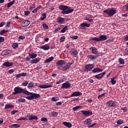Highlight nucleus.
I'll return each mask as SVG.
<instances>
[{
	"label": "nucleus",
	"mask_w": 128,
	"mask_h": 128,
	"mask_svg": "<svg viewBox=\"0 0 128 128\" xmlns=\"http://www.w3.org/2000/svg\"><path fill=\"white\" fill-rule=\"evenodd\" d=\"M118 102H116V101L111 100L107 102L106 106H110V108H114V106H116Z\"/></svg>",
	"instance_id": "nucleus-6"
},
{
	"label": "nucleus",
	"mask_w": 128,
	"mask_h": 128,
	"mask_svg": "<svg viewBox=\"0 0 128 128\" xmlns=\"http://www.w3.org/2000/svg\"><path fill=\"white\" fill-rule=\"evenodd\" d=\"M14 108V106L10 104H6L5 105V110H8L10 108Z\"/></svg>",
	"instance_id": "nucleus-24"
},
{
	"label": "nucleus",
	"mask_w": 128,
	"mask_h": 128,
	"mask_svg": "<svg viewBox=\"0 0 128 128\" xmlns=\"http://www.w3.org/2000/svg\"><path fill=\"white\" fill-rule=\"evenodd\" d=\"M82 114L86 116H92V112L90 110H82Z\"/></svg>",
	"instance_id": "nucleus-8"
},
{
	"label": "nucleus",
	"mask_w": 128,
	"mask_h": 128,
	"mask_svg": "<svg viewBox=\"0 0 128 128\" xmlns=\"http://www.w3.org/2000/svg\"><path fill=\"white\" fill-rule=\"evenodd\" d=\"M118 62L120 64H124V60L122 58H118Z\"/></svg>",
	"instance_id": "nucleus-37"
},
{
	"label": "nucleus",
	"mask_w": 128,
	"mask_h": 128,
	"mask_svg": "<svg viewBox=\"0 0 128 128\" xmlns=\"http://www.w3.org/2000/svg\"><path fill=\"white\" fill-rule=\"evenodd\" d=\"M42 26L44 29L48 30V24H46L44 23L42 24Z\"/></svg>",
	"instance_id": "nucleus-41"
},
{
	"label": "nucleus",
	"mask_w": 128,
	"mask_h": 128,
	"mask_svg": "<svg viewBox=\"0 0 128 128\" xmlns=\"http://www.w3.org/2000/svg\"><path fill=\"white\" fill-rule=\"evenodd\" d=\"M72 64V63L68 62L66 64V66L64 67V68H62V72H66L70 68V66Z\"/></svg>",
	"instance_id": "nucleus-14"
},
{
	"label": "nucleus",
	"mask_w": 128,
	"mask_h": 128,
	"mask_svg": "<svg viewBox=\"0 0 128 128\" xmlns=\"http://www.w3.org/2000/svg\"><path fill=\"white\" fill-rule=\"evenodd\" d=\"M4 42V38L0 37V44Z\"/></svg>",
	"instance_id": "nucleus-57"
},
{
	"label": "nucleus",
	"mask_w": 128,
	"mask_h": 128,
	"mask_svg": "<svg viewBox=\"0 0 128 128\" xmlns=\"http://www.w3.org/2000/svg\"><path fill=\"white\" fill-rule=\"evenodd\" d=\"M18 102H26V99L23 98H20L18 99Z\"/></svg>",
	"instance_id": "nucleus-42"
},
{
	"label": "nucleus",
	"mask_w": 128,
	"mask_h": 128,
	"mask_svg": "<svg viewBox=\"0 0 128 128\" xmlns=\"http://www.w3.org/2000/svg\"><path fill=\"white\" fill-rule=\"evenodd\" d=\"M102 70H103L102 69L96 68H94L93 70H92V72H94V74H96V72H102Z\"/></svg>",
	"instance_id": "nucleus-23"
},
{
	"label": "nucleus",
	"mask_w": 128,
	"mask_h": 128,
	"mask_svg": "<svg viewBox=\"0 0 128 128\" xmlns=\"http://www.w3.org/2000/svg\"><path fill=\"white\" fill-rule=\"evenodd\" d=\"M70 38H72V40H78V36H70Z\"/></svg>",
	"instance_id": "nucleus-48"
},
{
	"label": "nucleus",
	"mask_w": 128,
	"mask_h": 128,
	"mask_svg": "<svg viewBox=\"0 0 128 128\" xmlns=\"http://www.w3.org/2000/svg\"><path fill=\"white\" fill-rule=\"evenodd\" d=\"M70 86H72V84H70V83L66 82L62 84L61 88H70Z\"/></svg>",
	"instance_id": "nucleus-10"
},
{
	"label": "nucleus",
	"mask_w": 128,
	"mask_h": 128,
	"mask_svg": "<svg viewBox=\"0 0 128 128\" xmlns=\"http://www.w3.org/2000/svg\"><path fill=\"white\" fill-rule=\"evenodd\" d=\"M60 98L58 96H54L52 98V102H58Z\"/></svg>",
	"instance_id": "nucleus-39"
},
{
	"label": "nucleus",
	"mask_w": 128,
	"mask_h": 128,
	"mask_svg": "<svg viewBox=\"0 0 128 128\" xmlns=\"http://www.w3.org/2000/svg\"><path fill=\"white\" fill-rule=\"evenodd\" d=\"M16 2V0H13L12 1L8 3L7 4V8H10V6H12V4H14V2Z\"/></svg>",
	"instance_id": "nucleus-29"
},
{
	"label": "nucleus",
	"mask_w": 128,
	"mask_h": 128,
	"mask_svg": "<svg viewBox=\"0 0 128 128\" xmlns=\"http://www.w3.org/2000/svg\"><path fill=\"white\" fill-rule=\"evenodd\" d=\"M42 16H43V17L40 18V20H46V14L43 13L42 14Z\"/></svg>",
	"instance_id": "nucleus-36"
},
{
	"label": "nucleus",
	"mask_w": 128,
	"mask_h": 128,
	"mask_svg": "<svg viewBox=\"0 0 128 128\" xmlns=\"http://www.w3.org/2000/svg\"><path fill=\"white\" fill-rule=\"evenodd\" d=\"M38 118L36 115L33 114L30 116L28 120H38Z\"/></svg>",
	"instance_id": "nucleus-25"
},
{
	"label": "nucleus",
	"mask_w": 128,
	"mask_h": 128,
	"mask_svg": "<svg viewBox=\"0 0 128 128\" xmlns=\"http://www.w3.org/2000/svg\"><path fill=\"white\" fill-rule=\"evenodd\" d=\"M56 20H57V22H58V24H62L66 22H64V18H62L60 16L58 17Z\"/></svg>",
	"instance_id": "nucleus-13"
},
{
	"label": "nucleus",
	"mask_w": 128,
	"mask_h": 128,
	"mask_svg": "<svg viewBox=\"0 0 128 128\" xmlns=\"http://www.w3.org/2000/svg\"><path fill=\"white\" fill-rule=\"evenodd\" d=\"M18 120H28V118H26V117H25V118H21Z\"/></svg>",
	"instance_id": "nucleus-51"
},
{
	"label": "nucleus",
	"mask_w": 128,
	"mask_h": 128,
	"mask_svg": "<svg viewBox=\"0 0 128 128\" xmlns=\"http://www.w3.org/2000/svg\"><path fill=\"white\" fill-rule=\"evenodd\" d=\"M28 82H24L22 84V86H28Z\"/></svg>",
	"instance_id": "nucleus-52"
},
{
	"label": "nucleus",
	"mask_w": 128,
	"mask_h": 128,
	"mask_svg": "<svg viewBox=\"0 0 128 128\" xmlns=\"http://www.w3.org/2000/svg\"><path fill=\"white\" fill-rule=\"evenodd\" d=\"M34 8H36V4H31V6H30L29 10H32Z\"/></svg>",
	"instance_id": "nucleus-35"
},
{
	"label": "nucleus",
	"mask_w": 128,
	"mask_h": 128,
	"mask_svg": "<svg viewBox=\"0 0 128 128\" xmlns=\"http://www.w3.org/2000/svg\"><path fill=\"white\" fill-rule=\"evenodd\" d=\"M30 14V11H26V10L24 11V14L26 16H28Z\"/></svg>",
	"instance_id": "nucleus-47"
},
{
	"label": "nucleus",
	"mask_w": 128,
	"mask_h": 128,
	"mask_svg": "<svg viewBox=\"0 0 128 128\" xmlns=\"http://www.w3.org/2000/svg\"><path fill=\"white\" fill-rule=\"evenodd\" d=\"M34 87V83H32V82H30V83H28V88H33Z\"/></svg>",
	"instance_id": "nucleus-46"
},
{
	"label": "nucleus",
	"mask_w": 128,
	"mask_h": 128,
	"mask_svg": "<svg viewBox=\"0 0 128 128\" xmlns=\"http://www.w3.org/2000/svg\"><path fill=\"white\" fill-rule=\"evenodd\" d=\"M12 54V50H5L2 51L1 54L2 56H6V54Z\"/></svg>",
	"instance_id": "nucleus-16"
},
{
	"label": "nucleus",
	"mask_w": 128,
	"mask_h": 128,
	"mask_svg": "<svg viewBox=\"0 0 128 128\" xmlns=\"http://www.w3.org/2000/svg\"><path fill=\"white\" fill-rule=\"evenodd\" d=\"M92 120H91L90 118H88L86 120V124L90 128L92 126Z\"/></svg>",
	"instance_id": "nucleus-27"
},
{
	"label": "nucleus",
	"mask_w": 128,
	"mask_h": 128,
	"mask_svg": "<svg viewBox=\"0 0 128 128\" xmlns=\"http://www.w3.org/2000/svg\"><path fill=\"white\" fill-rule=\"evenodd\" d=\"M19 40H24L26 38V36H20L18 37Z\"/></svg>",
	"instance_id": "nucleus-64"
},
{
	"label": "nucleus",
	"mask_w": 128,
	"mask_h": 128,
	"mask_svg": "<svg viewBox=\"0 0 128 128\" xmlns=\"http://www.w3.org/2000/svg\"><path fill=\"white\" fill-rule=\"evenodd\" d=\"M66 62L64 60H58L56 63V66L58 68V70H62V67H58L60 66H62L63 64H66Z\"/></svg>",
	"instance_id": "nucleus-7"
},
{
	"label": "nucleus",
	"mask_w": 128,
	"mask_h": 128,
	"mask_svg": "<svg viewBox=\"0 0 128 128\" xmlns=\"http://www.w3.org/2000/svg\"><path fill=\"white\" fill-rule=\"evenodd\" d=\"M90 50H92V52L94 54H98V48H96V47L92 46L90 48Z\"/></svg>",
	"instance_id": "nucleus-19"
},
{
	"label": "nucleus",
	"mask_w": 128,
	"mask_h": 128,
	"mask_svg": "<svg viewBox=\"0 0 128 128\" xmlns=\"http://www.w3.org/2000/svg\"><path fill=\"white\" fill-rule=\"evenodd\" d=\"M72 54H73V56H76L78 54V51L76 50H74L72 51Z\"/></svg>",
	"instance_id": "nucleus-53"
},
{
	"label": "nucleus",
	"mask_w": 128,
	"mask_h": 128,
	"mask_svg": "<svg viewBox=\"0 0 128 128\" xmlns=\"http://www.w3.org/2000/svg\"><path fill=\"white\" fill-rule=\"evenodd\" d=\"M20 125L18 124H12V125H11V128H20Z\"/></svg>",
	"instance_id": "nucleus-40"
},
{
	"label": "nucleus",
	"mask_w": 128,
	"mask_h": 128,
	"mask_svg": "<svg viewBox=\"0 0 128 128\" xmlns=\"http://www.w3.org/2000/svg\"><path fill=\"white\" fill-rule=\"evenodd\" d=\"M10 22H7L6 24V27L10 28Z\"/></svg>",
	"instance_id": "nucleus-58"
},
{
	"label": "nucleus",
	"mask_w": 128,
	"mask_h": 128,
	"mask_svg": "<svg viewBox=\"0 0 128 128\" xmlns=\"http://www.w3.org/2000/svg\"><path fill=\"white\" fill-rule=\"evenodd\" d=\"M82 94L80 92H74L70 96V98L74 97V96H82Z\"/></svg>",
	"instance_id": "nucleus-15"
},
{
	"label": "nucleus",
	"mask_w": 128,
	"mask_h": 128,
	"mask_svg": "<svg viewBox=\"0 0 128 128\" xmlns=\"http://www.w3.org/2000/svg\"><path fill=\"white\" fill-rule=\"evenodd\" d=\"M62 30V28L58 27L55 28L54 32H58L59 30Z\"/></svg>",
	"instance_id": "nucleus-63"
},
{
	"label": "nucleus",
	"mask_w": 128,
	"mask_h": 128,
	"mask_svg": "<svg viewBox=\"0 0 128 128\" xmlns=\"http://www.w3.org/2000/svg\"><path fill=\"white\" fill-rule=\"evenodd\" d=\"M64 40H66V36H62L60 40V42H64Z\"/></svg>",
	"instance_id": "nucleus-43"
},
{
	"label": "nucleus",
	"mask_w": 128,
	"mask_h": 128,
	"mask_svg": "<svg viewBox=\"0 0 128 128\" xmlns=\"http://www.w3.org/2000/svg\"><path fill=\"white\" fill-rule=\"evenodd\" d=\"M82 106H76V107H73L72 110H74V112H76L78 110H80V108H82Z\"/></svg>",
	"instance_id": "nucleus-34"
},
{
	"label": "nucleus",
	"mask_w": 128,
	"mask_h": 128,
	"mask_svg": "<svg viewBox=\"0 0 128 128\" xmlns=\"http://www.w3.org/2000/svg\"><path fill=\"white\" fill-rule=\"evenodd\" d=\"M52 60H54V57H52V56H51L49 58L46 59L45 60V64H48V62H52Z\"/></svg>",
	"instance_id": "nucleus-32"
},
{
	"label": "nucleus",
	"mask_w": 128,
	"mask_h": 128,
	"mask_svg": "<svg viewBox=\"0 0 128 128\" xmlns=\"http://www.w3.org/2000/svg\"><path fill=\"white\" fill-rule=\"evenodd\" d=\"M14 92H12V94H23L26 96H29L26 97V98L28 100H36V98H40V95L36 93H34L32 92H30L26 89L22 88L20 87H15L14 88Z\"/></svg>",
	"instance_id": "nucleus-1"
},
{
	"label": "nucleus",
	"mask_w": 128,
	"mask_h": 128,
	"mask_svg": "<svg viewBox=\"0 0 128 128\" xmlns=\"http://www.w3.org/2000/svg\"><path fill=\"white\" fill-rule=\"evenodd\" d=\"M62 124H64L65 126H66L68 128H72V123H70V122H62Z\"/></svg>",
	"instance_id": "nucleus-21"
},
{
	"label": "nucleus",
	"mask_w": 128,
	"mask_h": 128,
	"mask_svg": "<svg viewBox=\"0 0 128 128\" xmlns=\"http://www.w3.org/2000/svg\"><path fill=\"white\" fill-rule=\"evenodd\" d=\"M106 74V72H101L98 74L95 75L94 76V78H97V80H100V78H102L104 77V76Z\"/></svg>",
	"instance_id": "nucleus-11"
},
{
	"label": "nucleus",
	"mask_w": 128,
	"mask_h": 128,
	"mask_svg": "<svg viewBox=\"0 0 128 128\" xmlns=\"http://www.w3.org/2000/svg\"><path fill=\"white\" fill-rule=\"evenodd\" d=\"M85 20H88V22H94V20L93 19H90V18H85Z\"/></svg>",
	"instance_id": "nucleus-50"
},
{
	"label": "nucleus",
	"mask_w": 128,
	"mask_h": 128,
	"mask_svg": "<svg viewBox=\"0 0 128 128\" xmlns=\"http://www.w3.org/2000/svg\"><path fill=\"white\" fill-rule=\"evenodd\" d=\"M52 85H40L39 88H52Z\"/></svg>",
	"instance_id": "nucleus-26"
},
{
	"label": "nucleus",
	"mask_w": 128,
	"mask_h": 128,
	"mask_svg": "<svg viewBox=\"0 0 128 128\" xmlns=\"http://www.w3.org/2000/svg\"><path fill=\"white\" fill-rule=\"evenodd\" d=\"M80 28H82V30H86V28H90V24L84 22L80 24Z\"/></svg>",
	"instance_id": "nucleus-12"
},
{
	"label": "nucleus",
	"mask_w": 128,
	"mask_h": 128,
	"mask_svg": "<svg viewBox=\"0 0 128 128\" xmlns=\"http://www.w3.org/2000/svg\"><path fill=\"white\" fill-rule=\"evenodd\" d=\"M6 24V22H2L0 23V28H2Z\"/></svg>",
	"instance_id": "nucleus-55"
},
{
	"label": "nucleus",
	"mask_w": 128,
	"mask_h": 128,
	"mask_svg": "<svg viewBox=\"0 0 128 128\" xmlns=\"http://www.w3.org/2000/svg\"><path fill=\"white\" fill-rule=\"evenodd\" d=\"M117 124H124V120H119L116 122Z\"/></svg>",
	"instance_id": "nucleus-45"
},
{
	"label": "nucleus",
	"mask_w": 128,
	"mask_h": 128,
	"mask_svg": "<svg viewBox=\"0 0 128 128\" xmlns=\"http://www.w3.org/2000/svg\"><path fill=\"white\" fill-rule=\"evenodd\" d=\"M92 68H94V64H86L84 68V72H90Z\"/></svg>",
	"instance_id": "nucleus-5"
},
{
	"label": "nucleus",
	"mask_w": 128,
	"mask_h": 128,
	"mask_svg": "<svg viewBox=\"0 0 128 128\" xmlns=\"http://www.w3.org/2000/svg\"><path fill=\"white\" fill-rule=\"evenodd\" d=\"M108 40L106 35H101L99 38L94 37L91 39V40H95V42H104Z\"/></svg>",
	"instance_id": "nucleus-3"
},
{
	"label": "nucleus",
	"mask_w": 128,
	"mask_h": 128,
	"mask_svg": "<svg viewBox=\"0 0 128 128\" xmlns=\"http://www.w3.org/2000/svg\"><path fill=\"white\" fill-rule=\"evenodd\" d=\"M16 112H18V111L17 110H14L11 112L12 114H16Z\"/></svg>",
	"instance_id": "nucleus-60"
},
{
	"label": "nucleus",
	"mask_w": 128,
	"mask_h": 128,
	"mask_svg": "<svg viewBox=\"0 0 128 128\" xmlns=\"http://www.w3.org/2000/svg\"><path fill=\"white\" fill-rule=\"evenodd\" d=\"M68 26H65L61 30H60V32H62V34H64V32H66L68 30Z\"/></svg>",
	"instance_id": "nucleus-30"
},
{
	"label": "nucleus",
	"mask_w": 128,
	"mask_h": 128,
	"mask_svg": "<svg viewBox=\"0 0 128 128\" xmlns=\"http://www.w3.org/2000/svg\"><path fill=\"white\" fill-rule=\"evenodd\" d=\"M50 48L48 44H46L45 45L41 46L40 48H42V50H50Z\"/></svg>",
	"instance_id": "nucleus-20"
},
{
	"label": "nucleus",
	"mask_w": 128,
	"mask_h": 128,
	"mask_svg": "<svg viewBox=\"0 0 128 128\" xmlns=\"http://www.w3.org/2000/svg\"><path fill=\"white\" fill-rule=\"evenodd\" d=\"M98 58V55H88L87 56V58L88 60H96Z\"/></svg>",
	"instance_id": "nucleus-17"
},
{
	"label": "nucleus",
	"mask_w": 128,
	"mask_h": 128,
	"mask_svg": "<svg viewBox=\"0 0 128 128\" xmlns=\"http://www.w3.org/2000/svg\"><path fill=\"white\" fill-rule=\"evenodd\" d=\"M41 122H48V118H42L40 119Z\"/></svg>",
	"instance_id": "nucleus-56"
},
{
	"label": "nucleus",
	"mask_w": 128,
	"mask_h": 128,
	"mask_svg": "<svg viewBox=\"0 0 128 128\" xmlns=\"http://www.w3.org/2000/svg\"><path fill=\"white\" fill-rule=\"evenodd\" d=\"M51 114L54 118H56V116H58V113L56 112H52Z\"/></svg>",
	"instance_id": "nucleus-38"
},
{
	"label": "nucleus",
	"mask_w": 128,
	"mask_h": 128,
	"mask_svg": "<svg viewBox=\"0 0 128 128\" xmlns=\"http://www.w3.org/2000/svg\"><path fill=\"white\" fill-rule=\"evenodd\" d=\"M62 82H64V80L62 79H60V80L56 82V84H60Z\"/></svg>",
	"instance_id": "nucleus-61"
},
{
	"label": "nucleus",
	"mask_w": 128,
	"mask_h": 128,
	"mask_svg": "<svg viewBox=\"0 0 128 128\" xmlns=\"http://www.w3.org/2000/svg\"><path fill=\"white\" fill-rule=\"evenodd\" d=\"M6 32H8V30L4 29L0 31V36H4V34H6Z\"/></svg>",
	"instance_id": "nucleus-31"
},
{
	"label": "nucleus",
	"mask_w": 128,
	"mask_h": 128,
	"mask_svg": "<svg viewBox=\"0 0 128 128\" xmlns=\"http://www.w3.org/2000/svg\"><path fill=\"white\" fill-rule=\"evenodd\" d=\"M116 81L114 80V79L111 78V84H116Z\"/></svg>",
	"instance_id": "nucleus-54"
},
{
	"label": "nucleus",
	"mask_w": 128,
	"mask_h": 128,
	"mask_svg": "<svg viewBox=\"0 0 128 128\" xmlns=\"http://www.w3.org/2000/svg\"><path fill=\"white\" fill-rule=\"evenodd\" d=\"M30 24L28 20H24V21L22 22L21 23V26L22 28H26V26H28Z\"/></svg>",
	"instance_id": "nucleus-9"
},
{
	"label": "nucleus",
	"mask_w": 128,
	"mask_h": 128,
	"mask_svg": "<svg viewBox=\"0 0 128 128\" xmlns=\"http://www.w3.org/2000/svg\"><path fill=\"white\" fill-rule=\"evenodd\" d=\"M121 110H124V112H128V109L126 108V107H124V108H122Z\"/></svg>",
	"instance_id": "nucleus-59"
},
{
	"label": "nucleus",
	"mask_w": 128,
	"mask_h": 128,
	"mask_svg": "<svg viewBox=\"0 0 128 128\" xmlns=\"http://www.w3.org/2000/svg\"><path fill=\"white\" fill-rule=\"evenodd\" d=\"M30 58L34 60V58H36L38 56V54L35 53H32V54H28Z\"/></svg>",
	"instance_id": "nucleus-28"
},
{
	"label": "nucleus",
	"mask_w": 128,
	"mask_h": 128,
	"mask_svg": "<svg viewBox=\"0 0 128 128\" xmlns=\"http://www.w3.org/2000/svg\"><path fill=\"white\" fill-rule=\"evenodd\" d=\"M14 72V69H11L8 71V74H12V72Z\"/></svg>",
	"instance_id": "nucleus-62"
},
{
	"label": "nucleus",
	"mask_w": 128,
	"mask_h": 128,
	"mask_svg": "<svg viewBox=\"0 0 128 128\" xmlns=\"http://www.w3.org/2000/svg\"><path fill=\"white\" fill-rule=\"evenodd\" d=\"M59 9L60 10H62L61 14H72L74 10V9L69 8L68 6L64 5L60 6Z\"/></svg>",
	"instance_id": "nucleus-2"
},
{
	"label": "nucleus",
	"mask_w": 128,
	"mask_h": 128,
	"mask_svg": "<svg viewBox=\"0 0 128 128\" xmlns=\"http://www.w3.org/2000/svg\"><path fill=\"white\" fill-rule=\"evenodd\" d=\"M106 93L104 92L100 95H99L98 96V100H100L101 98H102V96H106Z\"/></svg>",
	"instance_id": "nucleus-44"
},
{
	"label": "nucleus",
	"mask_w": 128,
	"mask_h": 128,
	"mask_svg": "<svg viewBox=\"0 0 128 128\" xmlns=\"http://www.w3.org/2000/svg\"><path fill=\"white\" fill-rule=\"evenodd\" d=\"M14 64L12 62H6L3 64L4 66H6V68H10V66H12Z\"/></svg>",
	"instance_id": "nucleus-18"
},
{
	"label": "nucleus",
	"mask_w": 128,
	"mask_h": 128,
	"mask_svg": "<svg viewBox=\"0 0 128 128\" xmlns=\"http://www.w3.org/2000/svg\"><path fill=\"white\" fill-rule=\"evenodd\" d=\"M30 55L28 56H27L26 58H25V60H26V62H30Z\"/></svg>",
	"instance_id": "nucleus-49"
},
{
	"label": "nucleus",
	"mask_w": 128,
	"mask_h": 128,
	"mask_svg": "<svg viewBox=\"0 0 128 128\" xmlns=\"http://www.w3.org/2000/svg\"><path fill=\"white\" fill-rule=\"evenodd\" d=\"M40 58H34V59H32L30 60V63L32 64H38V62H40Z\"/></svg>",
	"instance_id": "nucleus-22"
},
{
	"label": "nucleus",
	"mask_w": 128,
	"mask_h": 128,
	"mask_svg": "<svg viewBox=\"0 0 128 128\" xmlns=\"http://www.w3.org/2000/svg\"><path fill=\"white\" fill-rule=\"evenodd\" d=\"M12 48L14 50H16V48H18V42L14 43V44H12Z\"/></svg>",
	"instance_id": "nucleus-33"
},
{
	"label": "nucleus",
	"mask_w": 128,
	"mask_h": 128,
	"mask_svg": "<svg viewBox=\"0 0 128 128\" xmlns=\"http://www.w3.org/2000/svg\"><path fill=\"white\" fill-rule=\"evenodd\" d=\"M104 12L110 16H112L116 14V8H112L110 10L106 9L104 10Z\"/></svg>",
	"instance_id": "nucleus-4"
}]
</instances>
